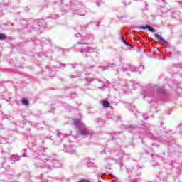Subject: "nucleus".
<instances>
[{
	"label": "nucleus",
	"instance_id": "nucleus-9",
	"mask_svg": "<svg viewBox=\"0 0 182 182\" xmlns=\"http://www.w3.org/2000/svg\"><path fill=\"white\" fill-rule=\"evenodd\" d=\"M124 43H125V45H127L128 46H129L127 42H125Z\"/></svg>",
	"mask_w": 182,
	"mask_h": 182
},
{
	"label": "nucleus",
	"instance_id": "nucleus-6",
	"mask_svg": "<svg viewBox=\"0 0 182 182\" xmlns=\"http://www.w3.org/2000/svg\"><path fill=\"white\" fill-rule=\"evenodd\" d=\"M79 132L80 133V134H87V132L84 130H80Z\"/></svg>",
	"mask_w": 182,
	"mask_h": 182
},
{
	"label": "nucleus",
	"instance_id": "nucleus-1",
	"mask_svg": "<svg viewBox=\"0 0 182 182\" xmlns=\"http://www.w3.org/2000/svg\"><path fill=\"white\" fill-rule=\"evenodd\" d=\"M154 36L156 38V39H157L158 41H159V42H161V43H167V42L166 41V40H164V38H163V37H161L160 35H159L158 33H155Z\"/></svg>",
	"mask_w": 182,
	"mask_h": 182
},
{
	"label": "nucleus",
	"instance_id": "nucleus-8",
	"mask_svg": "<svg viewBox=\"0 0 182 182\" xmlns=\"http://www.w3.org/2000/svg\"><path fill=\"white\" fill-rule=\"evenodd\" d=\"M121 39L122 40V42H123L124 43H126V40H124V38H123V37H121Z\"/></svg>",
	"mask_w": 182,
	"mask_h": 182
},
{
	"label": "nucleus",
	"instance_id": "nucleus-5",
	"mask_svg": "<svg viewBox=\"0 0 182 182\" xmlns=\"http://www.w3.org/2000/svg\"><path fill=\"white\" fill-rule=\"evenodd\" d=\"M6 39V36L4 33H0V40Z\"/></svg>",
	"mask_w": 182,
	"mask_h": 182
},
{
	"label": "nucleus",
	"instance_id": "nucleus-2",
	"mask_svg": "<svg viewBox=\"0 0 182 182\" xmlns=\"http://www.w3.org/2000/svg\"><path fill=\"white\" fill-rule=\"evenodd\" d=\"M139 28L140 29H149L151 32H156V30L149 25H146V26H141Z\"/></svg>",
	"mask_w": 182,
	"mask_h": 182
},
{
	"label": "nucleus",
	"instance_id": "nucleus-3",
	"mask_svg": "<svg viewBox=\"0 0 182 182\" xmlns=\"http://www.w3.org/2000/svg\"><path fill=\"white\" fill-rule=\"evenodd\" d=\"M102 105L104 107H109L110 106V102H109L108 101H104L102 102Z\"/></svg>",
	"mask_w": 182,
	"mask_h": 182
},
{
	"label": "nucleus",
	"instance_id": "nucleus-7",
	"mask_svg": "<svg viewBox=\"0 0 182 182\" xmlns=\"http://www.w3.org/2000/svg\"><path fill=\"white\" fill-rule=\"evenodd\" d=\"M79 123H80V121L79 120L74 121V124H79Z\"/></svg>",
	"mask_w": 182,
	"mask_h": 182
},
{
	"label": "nucleus",
	"instance_id": "nucleus-4",
	"mask_svg": "<svg viewBox=\"0 0 182 182\" xmlns=\"http://www.w3.org/2000/svg\"><path fill=\"white\" fill-rule=\"evenodd\" d=\"M22 104L28 105H29V100H28L27 99H23L22 100Z\"/></svg>",
	"mask_w": 182,
	"mask_h": 182
}]
</instances>
